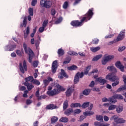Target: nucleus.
I'll list each match as a JSON object with an SVG mask.
<instances>
[{"label": "nucleus", "instance_id": "680f3d73", "mask_svg": "<svg viewBox=\"0 0 126 126\" xmlns=\"http://www.w3.org/2000/svg\"><path fill=\"white\" fill-rule=\"evenodd\" d=\"M37 4V0H32V6H35Z\"/></svg>", "mask_w": 126, "mask_h": 126}, {"label": "nucleus", "instance_id": "de8ad7c7", "mask_svg": "<svg viewBox=\"0 0 126 126\" xmlns=\"http://www.w3.org/2000/svg\"><path fill=\"white\" fill-rule=\"evenodd\" d=\"M35 45L36 49L38 50L39 49V45H40V41L39 40H36L35 41Z\"/></svg>", "mask_w": 126, "mask_h": 126}, {"label": "nucleus", "instance_id": "7ed1b4c3", "mask_svg": "<svg viewBox=\"0 0 126 126\" xmlns=\"http://www.w3.org/2000/svg\"><path fill=\"white\" fill-rule=\"evenodd\" d=\"M110 120V121H114V123L117 124H125L126 122V120L121 118H119L117 115L112 116Z\"/></svg>", "mask_w": 126, "mask_h": 126}, {"label": "nucleus", "instance_id": "ea45409f", "mask_svg": "<svg viewBox=\"0 0 126 126\" xmlns=\"http://www.w3.org/2000/svg\"><path fill=\"white\" fill-rule=\"evenodd\" d=\"M76 68H77V66L75 65H72L67 67V69H68V70H75Z\"/></svg>", "mask_w": 126, "mask_h": 126}, {"label": "nucleus", "instance_id": "6ab92c4d", "mask_svg": "<svg viewBox=\"0 0 126 126\" xmlns=\"http://www.w3.org/2000/svg\"><path fill=\"white\" fill-rule=\"evenodd\" d=\"M24 85H25V86H27L28 90L29 91H30L31 90H32V89H33V88H34V86H33V85L31 84H30L28 82L25 83Z\"/></svg>", "mask_w": 126, "mask_h": 126}, {"label": "nucleus", "instance_id": "dca6fc26", "mask_svg": "<svg viewBox=\"0 0 126 126\" xmlns=\"http://www.w3.org/2000/svg\"><path fill=\"white\" fill-rule=\"evenodd\" d=\"M72 92H73V89L69 88L65 92L66 96L69 97V96H71V94H72Z\"/></svg>", "mask_w": 126, "mask_h": 126}, {"label": "nucleus", "instance_id": "f3484780", "mask_svg": "<svg viewBox=\"0 0 126 126\" xmlns=\"http://www.w3.org/2000/svg\"><path fill=\"white\" fill-rule=\"evenodd\" d=\"M107 70L109 71H113V72H117V69L114 65H110L107 67Z\"/></svg>", "mask_w": 126, "mask_h": 126}, {"label": "nucleus", "instance_id": "f257e3e1", "mask_svg": "<svg viewBox=\"0 0 126 126\" xmlns=\"http://www.w3.org/2000/svg\"><path fill=\"white\" fill-rule=\"evenodd\" d=\"M93 15V12L92 9H89L88 13L86 14V17L83 18L81 20V22L78 21H74L71 23L72 26H75L76 27H78L79 26H82L83 24V21H87V20H90V19L92 18Z\"/></svg>", "mask_w": 126, "mask_h": 126}, {"label": "nucleus", "instance_id": "a211bd4d", "mask_svg": "<svg viewBox=\"0 0 126 126\" xmlns=\"http://www.w3.org/2000/svg\"><path fill=\"white\" fill-rule=\"evenodd\" d=\"M72 113H73V109L72 108H68L65 111L64 114L66 116H70Z\"/></svg>", "mask_w": 126, "mask_h": 126}, {"label": "nucleus", "instance_id": "864d4df0", "mask_svg": "<svg viewBox=\"0 0 126 126\" xmlns=\"http://www.w3.org/2000/svg\"><path fill=\"white\" fill-rule=\"evenodd\" d=\"M29 13L31 16H33V8H30L29 9Z\"/></svg>", "mask_w": 126, "mask_h": 126}, {"label": "nucleus", "instance_id": "4c0bfd02", "mask_svg": "<svg viewBox=\"0 0 126 126\" xmlns=\"http://www.w3.org/2000/svg\"><path fill=\"white\" fill-rule=\"evenodd\" d=\"M58 54L59 56H63L64 54V51L62 48L59 49L58 51Z\"/></svg>", "mask_w": 126, "mask_h": 126}, {"label": "nucleus", "instance_id": "ddd939ff", "mask_svg": "<svg viewBox=\"0 0 126 126\" xmlns=\"http://www.w3.org/2000/svg\"><path fill=\"white\" fill-rule=\"evenodd\" d=\"M125 31H122L120 32V34L117 37V41L119 42V41H122L125 38Z\"/></svg>", "mask_w": 126, "mask_h": 126}, {"label": "nucleus", "instance_id": "e2e57ef3", "mask_svg": "<svg viewBox=\"0 0 126 126\" xmlns=\"http://www.w3.org/2000/svg\"><path fill=\"white\" fill-rule=\"evenodd\" d=\"M49 83H50V82H49V80H48V79H46L43 81V84H44V85L45 86H47V85H48V84H49Z\"/></svg>", "mask_w": 126, "mask_h": 126}, {"label": "nucleus", "instance_id": "79ce46f5", "mask_svg": "<svg viewBox=\"0 0 126 126\" xmlns=\"http://www.w3.org/2000/svg\"><path fill=\"white\" fill-rule=\"evenodd\" d=\"M96 120L97 121H99V122H101V121H103V116L101 115H96Z\"/></svg>", "mask_w": 126, "mask_h": 126}, {"label": "nucleus", "instance_id": "c85d7f7f", "mask_svg": "<svg viewBox=\"0 0 126 126\" xmlns=\"http://www.w3.org/2000/svg\"><path fill=\"white\" fill-rule=\"evenodd\" d=\"M102 55L100 54L94 57L93 59V62H97V61H98L99 60H100V59L102 58Z\"/></svg>", "mask_w": 126, "mask_h": 126}, {"label": "nucleus", "instance_id": "69168bd1", "mask_svg": "<svg viewBox=\"0 0 126 126\" xmlns=\"http://www.w3.org/2000/svg\"><path fill=\"white\" fill-rule=\"evenodd\" d=\"M38 61H34L32 63V65L34 67H37L38 66Z\"/></svg>", "mask_w": 126, "mask_h": 126}, {"label": "nucleus", "instance_id": "f704fd0d", "mask_svg": "<svg viewBox=\"0 0 126 126\" xmlns=\"http://www.w3.org/2000/svg\"><path fill=\"white\" fill-rule=\"evenodd\" d=\"M31 82H32L33 84H35V85L39 86L40 85V81H39L38 80L34 79H33L31 81Z\"/></svg>", "mask_w": 126, "mask_h": 126}, {"label": "nucleus", "instance_id": "052dcab7", "mask_svg": "<svg viewBox=\"0 0 126 126\" xmlns=\"http://www.w3.org/2000/svg\"><path fill=\"white\" fill-rule=\"evenodd\" d=\"M32 103H33V101H32L31 99H27L26 100V104L27 105H31V104H32Z\"/></svg>", "mask_w": 126, "mask_h": 126}, {"label": "nucleus", "instance_id": "b1692460", "mask_svg": "<svg viewBox=\"0 0 126 126\" xmlns=\"http://www.w3.org/2000/svg\"><path fill=\"white\" fill-rule=\"evenodd\" d=\"M70 107L71 108H78V107L81 108V104L79 103H71Z\"/></svg>", "mask_w": 126, "mask_h": 126}, {"label": "nucleus", "instance_id": "1a4fd4ad", "mask_svg": "<svg viewBox=\"0 0 126 126\" xmlns=\"http://www.w3.org/2000/svg\"><path fill=\"white\" fill-rule=\"evenodd\" d=\"M57 68H58V61L56 60L52 63V70L53 73H55L57 71Z\"/></svg>", "mask_w": 126, "mask_h": 126}, {"label": "nucleus", "instance_id": "bb28decb", "mask_svg": "<svg viewBox=\"0 0 126 126\" xmlns=\"http://www.w3.org/2000/svg\"><path fill=\"white\" fill-rule=\"evenodd\" d=\"M16 53L17 56H19V57H22V56H23V55L24 54L23 49H22L21 51H20V50H17Z\"/></svg>", "mask_w": 126, "mask_h": 126}, {"label": "nucleus", "instance_id": "4468645a", "mask_svg": "<svg viewBox=\"0 0 126 126\" xmlns=\"http://www.w3.org/2000/svg\"><path fill=\"white\" fill-rule=\"evenodd\" d=\"M115 79H118V76H112V75L111 74H109L106 76V79H108V80H110V81H113V80H115Z\"/></svg>", "mask_w": 126, "mask_h": 126}, {"label": "nucleus", "instance_id": "473e14b6", "mask_svg": "<svg viewBox=\"0 0 126 126\" xmlns=\"http://www.w3.org/2000/svg\"><path fill=\"white\" fill-rule=\"evenodd\" d=\"M84 116H92V115H94V112L93 111H86L84 112Z\"/></svg>", "mask_w": 126, "mask_h": 126}, {"label": "nucleus", "instance_id": "6e6d98bb", "mask_svg": "<svg viewBox=\"0 0 126 126\" xmlns=\"http://www.w3.org/2000/svg\"><path fill=\"white\" fill-rule=\"evenodd\" d=\"M99 43V39L97 38H94L93 40V43L94 44H97Z\"/></svg>", "mask_w": 126, "mask_h": 126}, {"label": "nucleus", "instance_id": "cd10ccee", "mask_svg": "<svg viewBox=\"0 0 126 126\" xmlns=\"http://www.w3.org/2000/svg\"><path fill=\"white\" fill-rule=\"evenodd\" d=\"M67 107H68V100H66L64 101L63 104V110H66L67 109Z\"/></svg>", "mask_w": 126, "mask_h": 126}, {"label": "nucleus", "instance_id": "2eb2a0df", "mask_svg": "<svg viewBox=\"0 0 126 126\" xmlns=\"http://www.w3.org/2000/svg\"><path fill=\"white\" fill-rule=\"evenodd\" d=\"M96 81H97L101 85H104L107 81L105 79H103L102 77H99L96 79Z\"/></svg>", "mask_w": 126, "mask_h": 126}, {"label": "nucleus", "instance_id": "37998d69", "mask_svg": "<svg viewBox=\"0 0 126 126\" xmlns=\"http://www.w3.org/2000/svg\"><path fill=\"white\" fill-rule=\"evenodd\" d=\"M115 97L116 98V99H118L119 100H122L124 99V97L121 94H115Z\"/></svg>", "mask_w": 126, "mask_h": 126}, {"label": "nucleus", "instance_id": "20e7f679", "mask_svg": "<svg viewBox=\"0 0 126 126\" xmlns=\"http://www.w3.org/2000/svg\"><path fill=\"white\" fill-rule=\"evenodd\" d=\"M115 58L114 55H105L103 57V59L101 61L102 64L105 65L108 63V62H110L111 60H113Z\"/></svg>", "mask_w": 126, "mask_h": 126}, {"label": "nucleus", "instance_id": "423d86ee", "mask_svg": "<svg viewBox=\"0 0 126 126\" xmlns=\"http://www.w3.org/2000/svg\"><path fill=\"white\" fill-rule=\"evenodd\" d=\"M83 72H78L75 76V78L74 79V83L75 84H77V83H78L79 81V77L80 78H82V77H83Z\"/></svg>", "mask_w": 126, "mask_h": 126}, {"label": "nucleus", "instance_id": "603ef678", "mask_svg": "<svg viewBox=\"0 0 126 126\" xmlns=\"http://www.w3.org/2000/svg\"><path fill=\"white\" fill-rule=\"evenodd\" d=\"M91 68V66H89L87 67L86 70L84 72V74H88V72H89V70Z\"/></svg>", "mask_w": 126, "mask_h": 126}, {"label": "nucleus", "instance_id": "393cba45", "mask_svg": "<svg viewBox=\"0 0 126 126\" xmlns=\"http://www.w3.org/2000/svg\"><path fill=\"white\" fill-rule=\"evenodd\" d=\"M51 6H52V1L50 0H47L44 7H45V8H50Z\"/></svg>", "mask_w": 126, "mask_h": 126}, {"label": "nucleus", "instance_id": "0eeeda50", "mask_svg": "<svg viewBox=\"0 0 126 126\" xmlns=\"http://www.w3.org/2000/svg\"><path fill=\"white\" fill-rule=\"evenodd\" d=\"M115 66L119 68L122 72H125V66L122 64V63L120 61H118L115 63Z\"/></svg>", "mask_w": 126, "mask_h": 126}, {"label": "nucleus", "instance_id": "49530a36", "mask_svg": "<svg viewBox=\"0 0 126 126\" xmlns=\"http://www.w3.org/2000/svg\"><path fill=\"white\" fill-rule=\"evenodd\" d=\"M73 113H74V115H77V114H80V113H81V110L79 109H76L73 111Z\"/></svg>", "mask_w": 126, "mask_h": 126}, {"label": "nucleus", "instance_id": "4d7b16f0", "mask_svg": "<svg viewBox=\"0 0 126 126\" xmlns=\"http://www.w3.org/2000/svg\"><path fill=\"white\" fill-rule=\"evenodd\" d=\"M70 61H71L70 58H68L67 59L66 61H65L63 62V64H66V63H69Z\"/></svg>", "mask_w": 126, "mask_h": 126}, {"label": "nucleus", "instance_id": "13d9d810", "mask_svg": "<svg viewBox=\"0 0 126 126\" xmlns=\"http://www.w3.org/2000/svg\"><path fill=\"white\" fill-rule=\"evenodd\" d=\"M28 94V91H24V94L23 95V97L24 98H27L28 97V95H27Z\"/></svg>", "mask_w": 126, "mask_h": 126}, {"label": "nucleus", "instance_id": "aec40b11", "mask_svg": "<svg viewBox=\"0 0 126 126\" xmlns=\"http://www.w3.org/2000/svg\"><path fill=\"white\" fill-rule=\"evenodd\" d=\"M115 109L117 114H121L124 111V107L122 106H116Z\"/></svg>", "mask_w": 126, "mask_h": 126}, {"label": "nucleus", "instance_id": "c756f323", "mask_svg": "<svg viewBox=\"0 0 126 126\" xmlns=\"http://www.w3.org/2000/svg\"><path fill=\"white\" fill-rule=\"evenodd\" d=\"M90 92H91V89H87L83 91V93L84 95L87 96V95H89Z\"/></svg>", "mask_w": 126, "mask_h": 126}, {"label": "nucleus", "instance_id": "412c9836", "mask_svg": "<svg viewBox=\"0 0 126 126\" xmlns=\"http://www.w3.org/2000/svg\"><path fill=\"white\" fill-rule=\"evenodd\" d=\"M100 49H101V47H100V46H97L96 47H90V50L91 52H93V53H96V52H98V51H100Z\"/></svg>", "mask_w": 126, "mask_h": 126}, {"label": "nucleus", "instance_id": "a18cd8bd", "mask_svg": "<svg viewBox=\"0 0 126 126\" xmlns=\"http://www.w3.org/2000/svg\"><path fill=\"white\" fill-rule=\"evenodd\" d=\"M89 102H85L81 105V107L85 109V108H87V107L89 106Z\"/></svg>", "mask_w": 126, "mask_h": 126}, {"label": "nucleus", "instance_id": "5701e85b", "mask_svg": "<svg viewBox=\"0 0 126 126\" xmlns=\"http://www.w3.org/2000/svg\"><path fill=\"white\" fill-rule=\"evenodd\" d=\"M46 109L47 110H54V109H58V107L55 104H49L46 106Z\"/></svg>", "mask_w": 126, "mask_h": 126}, {"label": "nucleus", "instance_id": "9d476101", "mask_svg": "<svg viewBox=\"0 0 126 126\" xmlns=\"http://www.w3.org/2000/svg\"><path fill=\"white\" fill-rule=\"evenodd\" d=\"M55 87L57 88L56 89V91H58V94L59 93H61V91H65V89L58 83L56 84Z\"/></svg>", "mask_w": 126, "mask_h": 126}, {"label": "nucleus", "instance_id": "bf43d9fd", "mask_svg": "<svg viewBox=\"0 0 126 126\" xmlns=\"http://www.w3.org/2000/svg\"><path fill=\"white\" fill-rule=\"evenodd\" d=\"M68 5V3H67V1H65V2H64L63 4V8H64V9L67 8Z\"/></svg>", "mask_w": 126, "mask_h": 126}, {"label": "nucleus", "instance_id": "0e129e2a", "mask_svg": "<svg viewBox=\"0 0 126 126\" xmlns=\"http://www.w3.org/2000/svg\"><path fill=\"white\" fill-rule=\"evenodd\" d=\"M47 98V95H41L38 97V100H42V99H46Z\"/></svg>", "mask_w": 126, "mask_h": 126}, {"label": "nucleus", "instance_id": "4be33fe9", "mask_svg": "<svg viewBox=\"0 0 126 126\" xmlns=\"http://www.w3.org/2000/svg\"><path fill=\"white\" fill-rule=\"evenodd\" d=\"M29 33H30V28L28 27L26 30L24 31V36L25 38H26L28 37Z\"/></svg>", "mask_w": 126, "mask_h": 126}, {"label": "nucleus", "instance_id": "3c124183", "mask_svg": "<svg viewBox=\"0 0 126 126\" xmlns=\"http://www.w3.org/2000/svg\"><path fill=\"white\" fill-rule=\"evenodd\" d=\"M126 47L125 46H121L118 48V51L119 52H123V51H125V50H126Z\"/></svg>", "mask_w": 126, "mask_h": 126}, {"label": "nucleus", "instance_id": "c03bdc74", "mask_svg": "<svg viewBox=\"0 0 126 126\" xmlns=\"http://www.w3.org/2000/svg\"><path fill=\"white\" fill-rule=\"evenodd\" d=\"M68 55H70V56H77L78 54L74 51H70L68 52Z\"/></svg>", "mask_w": 126, "mask_h": 126}, {"label": "nucleus", "instance_id": "58836bf2", "mask_svg": "<svg viewBox=\"0 0 126 126\" xmlns=\"http://www.w3.org/2000/svg\"><path fill=\"white\" fill-rule=\"evenodd\" d=\"M116 108H117V106L116 105H111L109 106L108 110L109 111H113V110H115V109H116Z\"/></svg>", "mask_w": 126, "mask_h": 126}, {"label": "nucleus", "instance_id": "6e6552de", "mask_svg": "<svg viewBox=\"0 0 126 126\" xmlns=\"http://www.w3.org/2000/svg\"><path fill=\"white\" fill-rule=\"evenodd\" d=\"M47 94L49 96H55L59 94L58 91H57V89H54L52 91H49L47 92Z\"/></svg>", "mask_w": 126, "mask_h": 126}, {"label": "nucleus", "instance_id": "f8f14e48", "mask_svg": "<svg viewBox=\"0 0 126 126\" xmlns=\"http://www.w3.org/2000/svg\"><path fill=\"white\" fill-rule=\"evenodd\" d=\"M16 48V45L15 44L14 45H9L7 46H6L4 48V50L6 51H13L14 49Z\"/></svg>", "mask_w": 126, "mask_h": 126}, {"label": "nucleus", "instance_id": "338daca9", "mask_svg": "<svg viewBox=\"0 0 126 126\" xmlns=\"http://www.w3.org/2000/svg\"><path fill=\"white\" fill-rule=\"evenodd\" d=\"M110 124H108V123H106V124H103V123H99V126H109Z\"/></svg>", "mask_w": 126, "mask_h": 126}, {"label": "nucleus", "instance_id": "a19ab883", "mask_svg": "<svg viewBox=\"0 0 126 126\" xmlns=\"http://www.w3.org/2000/svg\"><path fill=\"white\" fill-rule=\"evenodd\" d=\"M27 25V17H25L23 21V25L24 27H26Z\"/></svg>", "mask_w": 126, "mask_h": 126}, {"label": "nucleus", "instance_id": "7c9ffc66", "mask_svg": "<svg viewBox=\"0 0 126 126\" xmlns=\"http://www.w3.org/2000/svg\"><path fill=\"white\" fill-rule=\"evenodd\" d=\"M115 80H113V81H115V82L112 83V85L113 87H115V86H117L119 83H120V81H119V77H118V79H116V78H114Z\"/></svg>", "mask_w": 126, "mask_h": 126}, {"label": "nucleus", "instance_id": "c9c22d12", "mask_svg": "<svg viewBox=\"0 0 126 126\" xmlns=\"http://www.w3.org/2000/svg\"><path fill=\"white\" fill-rule=\"evenodd\" d=\"M126 86L124 85L122 87L119 88L117 91V92H121V91H124V90H126Z\"/></svg>", "mask_w": 126, "mask_h": 126}, {"label": "nucleus", "instance_id": "2f4dec72", "mask_svg": "<svg viewBox=\"0 0 126 126\" xmlns=\"http://www.w3.org/2000/svg\"><path fill=\"white\" fill-rule=\"evenodd\" d=\"M59 121L62 123H67L68 122V118L66 117H62L59 120Z\"/></svg>", "mask_w": 126, "mask_h": 126}, {"label": "nucleus", "instance_id": "09e8293b", "mask_svg": "<svg viewBox=\"0 0 126 126\" xmlns=\"http://www.w3.org/2000/svg\"><path fill=\"white\" fill-rule=\"evenodd\" d=\"M49 22V21L48 20H45L44 21L43 24H42V27L44 28H46V27L47 25H48V23Z\"/></svg>", "mask_w": 126, "mask_h": 126}, {"label": "nucleus", "instance_id": "72a5a7b5", "mask_svg": "<svg viewBox=\"0 0 126 126\" xmlns=\"http://www.w3.org/2000/svg\"><path fill=\"white\" fill-rule=\"evenodd\" d=\"M58 120H59V118H58L57 117L53 116L51 118V123H52V124H55V123H56V122H58Z\"/></svg>", "mask_w": 126, "mask_h": 126}, {"label": "nucleus", "instance_id": "8fccbe9b", "mask_svg": "<svg viewBox=\"0 0 126 126\" xmlns=\"http://www.w3.org/2000/svg\"><path fill=\"white\" fill-rule=\"evenodd\" d=\"M63 21V18L60 17L55 22V24H59Z\"/></svg>", "mask_w": 126, "mask_h": 126}, {"label": "nucleus", "instance_id": "a878e982", "mask_svg": "<svg viewBox=\"0 0 126 126\" xmlns=\"http://www.w3.org/2000/svg\"><path fill=\"white\" fill-rule=\"evenodd\" d=\"M109 102L110 103H116L117 98L115 96V95L109 98Z\"/></svg>", "mask_w": 126, "mask_h": 126}, {"label": "nucleus", "instance_id": "39448f33", "mask_svg": "<svg viewBox=\"0 0 126 126\" xmlns=\"http://www.w3.org/2000/svg\"><path fill=\"white\" fill-rule=\"evenodd\" d=\"M19 69L22 73H25V71H27V65L25 61L23 62V63H20Z\"/></svg>", "mask_w": 126, "mask_h": 126}, {"label": "nucleus", "instance_id": "f03ea898", "mask_svg": "<svg viewBox=\"0 0 126 126\" xmlns=\"http://www.w3.org/2000/svg\"><path fill=\"white\" fill-rule=\"evenodd\" d=\"M23 48L25 50V53H26V54H28L29 56V63H32V59H33V57H34V53H33V51L30 48H28L27 45L25 43L23 44Z\"/></svg>", "mask_w": 126, "mask_h": 126}, {"label": "nucleus", "instance_id": "774afa93", "mask_svg": "<svg viewBox=\"0 0 126 126\" xmlns=\"http://www.w3.org/2000/svg\"><path fill=\"white\" fill-rule=\"evenodd\" d=\"M123 81L125 84L126 85V75H124L123 76Z\"/></svg>", "mask_w": 126, "mask_h": 126}, {"label": "nucleus", "instance_id": "9b49d317", "mask_svg": "<svg viewBox=\"0 0 126 126\" xmlns=\"http://www.w3.org/2000/svg\"><path fill=\"white\" fill-rule=\"evenodd\" d=\"M63 77L67 78L68 77V76H67L66 73L64 72V70L63 69H61V73H59V78H60V79H63Z\"/></svg>", "mask_w": 126, "mask_h": 126}, {"label": "nucleus", "instance_id": "e433bc0d", "mask_svg": "<svg viewBox=\"0 0 126 126\" xmlns=\"http://www.w3.org/2000/svg\"><path fill=\"white\" fill-rule=\"evenodd\" d=\"M47 0H41L40 4L42 7H45V5H46V3L47 2Z\"/></svg>", "mask_w": 126, "mask_h": 126}, {"label": "nucleus", "instance_id": "5fc2aeb1", "mask_svg": "<svg viewBox=\"0 0 126 126\" xmlns=\"http://www.w3.org/2000/svg\"><path fill=\"white\" fill-rule=\"evenodd\" d=\"M33 78L32 76H30L28 78H25V80L26 82H28V81H30L31 80H33Z\"/></svg>", "mask_w": 126, "mask_h": 126}]
</instances>
